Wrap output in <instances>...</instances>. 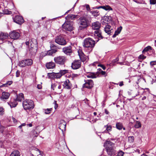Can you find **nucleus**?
<instances>
[{"label": "nucleus", "instance_id": "27", "mask_svg": "<svg viewBox=\"0 0 156 156\" xmlns=\"http://www.w3.org/2000/svg\"><path fill=\"white\" fill-rule=\"evenodd\" d=\"M22 99H24V95L23 93H21L17 95V98L16 100V101H21Z\"/></svg>", "mask_w": 156, "mask_h": 156}, {"label": "nucleus", "instance_id": "38", "mask_svg": "<svg viewBox=\"0 0 156 156\" xmlns=\"http://www.w3.org/2000/svg\"><path fill=\"white\" fill-rule=\"evenodd\" d=\"M134 126L135 128L138 129L141 127V124L139 121H136Z\"/></svg>", "mask_w": 156, "mask_h": 156}, {"label": "nucleus", "instance_id": "59", "mask_svg": "<svg viewBox=\"0 0 156 156\" xmlns=\"http://www.w3.org/2000/svg\"><path fill=\"white\" fill-rule=\"evenodd\" d=\"M12 81H8L7 82V83L5 84H7L9 85H10L11 84H12Z\"/></svg>", "mask_w": 156, "mask_h": 156}, {"label": "nucleus", "instance_id": "46", "mask_svg": "<svg viewBox=\"0 0 156 156\" xmlns=\"http://www.w3.org/2000/svg\"><path fill=\"white\" fill-rule=\"evenodd\" d=\"M124 153L122 151H120L118 153L117 156H123Z\"/></svg>", "mask_w": 156, "mask_h": 156}, {"label": "nucleus", "instance_id": "45", "mask_svg": "<svg viewBox=\"0 0 156 156\" xmlns=\"http://www.w3.org/2000/svg\"><path fill=\"white\" fill-rule=\"evenodd\" d=\"M51 109H52L47 108V109L45 110V113L46 114H49L50 112L51 111Z\"/></svg>", "mask_w": 156, "mask_h": 156}, {"label": "nucleus", "instance_id": "12", "mask_svg": "<svg viewBox=\"0 0 156 156\" xmlns=\"http://www.w3.org/2000/svg\"><path fill=\"white\" fill-rule=\"evenodd\" d=\"M9 36L12 39H17L20 37V35L18 32L16 30H13L9 33Z\"/></svg>", "mask_w": 156, "mask_h": 156}, {"label": "nucleus", "instance_id": "55", "mask_svg": "<svg viewBox=\"0 0 156 156\" xmlns=\"http://www.w3.org/2000/svg\"><path fill=\"white\" fill-rule=\"evenodd\" d=\"M31 41L30 42L29 41H27V42H25V44H26L27 46H28V47H29V46H30V44H31Z\"/></svg>", "mask_w": 156, "mask_h": 156}, {"label": "nucleus", "instance_id": "37", "mask_svg": "<svg viewBox=\"0 0 156 156\" xmlns=\"http://www.w3.org/2000/svg\"><path fill=\"white\" fill-rule=\"evenodd\" d=\"M48 76L49 78L53 79L55 78V73H49L48 74Z\"/></svg>", "mask_w": 156, "mask_h": 156}, {"label": "nucleus", "instance_id": "61", "mask_svg": "<svg viewBox=\"0 0 156 156\" xmlns=\"http://www.w3.org/2000/svg\"><path fill=\"white\" fill-rule=\"evenodd\" d=\"M100 73L102 75H105L106 74V72L105 71H104L102 70H101V71L100 72Z\"/></svg>", "mask_w": 156, "mask_h": 156}, {"label": "nucleus", "instance_id": "42", "mask_svg": "<svg viewBox=\"0 0 156 156\" xmlns=\"http://www.w3.org/2000/svg\"><path fill=\"white\" fill-rule=\"evenodd\" d=\"M146 58V56H144L143 55H140V56L138 57V59L139 60H143L144 59H145Z\"/></svg>", "mask_w": 156, "mask_h": 156}, {"label": "nucleus", "instance_id": "49", "mask_svg": "<svg viewBox=\"0 0 156 156\" xmlns=\"http://www.w3.org/2000/svg\"><path fill=\"white\" fill-rule=\"evenodd\" d=\"M151 4L154 5L156 3V0H150Z\"/></svg>", "mask_w": 156, "mask_h": 156}, {"label": "nucleus", "instance_id": "8", "mask_svg": "<svg viewBox=\"0 0 156 156\" xmlns=\"http://www.w3.org/2000/svg\"><path fill=\"white\" fill-rule=\"evenodd\" d=\"M62 27L64 29L68 31H71L73 28L72 22L69 21L65 22L62 25Z\"/></svg>", "mask_w": 156, "mask_h": 156}, {"label": "nucleus", "instance_id": "4", "mask_svg": "<svg viewBox=\"0 0 156 156\" xmlns=\"http://www.w3.org/2000/svg\"><path fill=\"white\" fill-rule=\"evenodd\" d=\"M79 30H83L87 27L88 20L84 17H81L78 19Z\"/></svg>", "mask_w": 156, "mask_h": 156}, {"label": "nucleus", "instance_id": "48", "mask_svg": "<svg viewBox=\"0 0 156 156\" xmlns=\"http://www.w3.org/2000/svg\"><path fill=\"white\" fill-rule=\"evenodd\" d=\"M119 60V58H116L115 59H114L112 60V64L114 65L115 63L116 62Z\"/></svg>", "mask_w": 156, "mask_h": 156}, {"label": "nucleus", "instance_id": "18", "mask_svg": "<svg viewBox=\"0 0 156 156\" xmlns=\"http://www.w3.org/2000/svg\"><path fill=\"white\" fill-rule=\"evenodd\" d=\"M62 85L64 88L69 89L71 88V84L69 80H66L65 81L62 82Z\"/></svg>", "mask_w": 156, "mask_h": 156}, {"label": "nucleus", "instance_id": "22", "mask_svg": "<svg viewBox=\"0 0 156 156\" xmlns=\"http://www.w3.org/2000/svg\"><path fill=\"white\" fill-rule=\"evenodd\" d=\"M104 127L106 128V129L102 133H108L109 134H110L109 132L112 130V126L110 125H107L105 126Z\"/></svg>", "mask_w": 156, "mask_h": 156}, {"label": "nucleus", "instance_id": "19", "mask_svg": "<svg viewBox=\"0 0 156 156\" xmlns=\"http://www.w3.org/2000/svg\"><path fill=\"white\" fill-rule=\"evenodd\" d=\"M62 50L63 52L67 55H69L72 52V47L70 46L63 48Z\"/></svg>", "mask_w": 156, "mask_h": 156}, {"label": "nucleus", "instance_id": "34", "mask_svg": "<svg viewBox=\"0 0 156 156\" xmlns=\"http://www.w3.org/2000/svg\"><path fill=\"white\" fill-rule=\"evenodd\" d=\"M20 152L17 150L14 151L12 152L10 155V156H20Z\"/></svg>", "mask_w": 156, "mask_h": 156}, {"label": "nucleus", "instance_id": "60", "mask_svg": "<svg viewBox=\"0 0 156 156\" xmlns=\"http://www.w3.org/2000/svg\"><path fill=\"white\" fill-rule=\"evenodd\" d=\"M37 87L39 89H40L42 88V86L40 84H38L37 85Z\"/></svg>", "mask_w": 156, "mask_h": 156}, {"label": "nucleus", "instance_id": "21", "mask_svg": "<svg viewBox=\"0 0 156 156\" xmlns=\"http://www.w3.org/2000/svg\"><path fill=\"white\" fill-rule=\"evenodd\" d=\"M10 96V94L6 92H2V95L0 97V98L2 100H6L9 98Z\"/></svg>", "mask_w": 156, "mask_h": 156}, {"label": "nucleus", "instance_id": "57", "mask_svg": "<svg viewBox=\"0 0 156 156\" xmlns=\"http://www.w3.org/2000/svg\"><path fill=\"white\" fill-rule=\"evenodd\" d=\"M20 75V72L19 71H17L16 73V76L17 77H18Z\"/></svg>", "mask_w": 156, "mask_h": 156}, {"label": "nucleus", "instance_id": "29", "mask_svg": "<svg viewBox=\"0 0 156 156\" xmlns=\"http://www.w3.org/2000/svg\"><path fill=\"white\" fill-rule=\"evenodd\" d=\"M122 29V27L120 26L118 28L117 30L115 31L114 34L113 35L112 37L114 38L117 35L119 34Z\"/></svg>", "mask_w": 156, "mask_h": 156}, {"label": "nucleus", "instance_id": "3", "mask_svg": "<svg viewBox=\"0 0 156 156\" xmlns=\"http://www.w3.org/2000/svg\"><path fill=\"white\" fill-rule=\"evenodd\" d=\"M30 45V48L29 49L30 54L31 55H34L37 51V41L36 39H32Z\"/></svg>", "mask_w": 156, "mask_h": 156}, {"label": "nucleus", "instance_id": "31", "mask_svg": "<svg viewBox=\"0 0 156 156\" xmlns=\"http://www.w3.org/2000/svg\"><path fill=\"white\" fill-rule=\"evenodd\" d=\"M87 76L89 78H94L97 77V75L95 73H91L88 74Z\"/></svg>", "mask_w": 156, "mask_h": 156}, {"label": "nucleus", "instance_id": "53", "mask_svg": "<svg viewBox=\"0 0 156 156\" xmlns=\"http://www.w3.org/2000/svg\"><path fill=\"white\" fill-rule=\"evenodd\" d=\"M3 109L2 107H0V115L3 114Z\"/></svg>", "mask_w": 156, "mask_h": 156}, {"label": "nucleus", "instance_id": "25", "mask_svg": "<svg viewBox=\"0 0 156 156\" xmlns=\"http://www.w3.org/2000/svg\"><path fill=\"white\" fill-rule=\"evenodd\" d=\"M112 29L111 28V27L108 25L106 26L104 28L105 31L108 34H110L112 32L111 31Z\"/></svg>", "mask_w": 156, "mask_h": 156}, {"label": "nucleus", "instance_id": "6", "mask_svg": "<svg viewBox=\"0 0 156 156\" xmlns=\"http://www.w3.org/2000/svg\"><path fill=\"white\" fill-rule=\"evenodd\" d=\"M66 57L62 56L55 57L54 60L57 64L60 65H64L66 61Z\"/></svg>", "mask_w": 156, "mask_h": 156}, {"label": "nucleus", "instance_id": "43", "mask_svg": "<svg viewBox=\"0 0 156 156\" xmlns=\"http://www.w3.org/2000/svg\"><path fill=\"white\" fill-rule=\"evenodd\" d=\"M57 85V83H52L51 85V88L53 90H55V88Z\"/></svg>", "mask_w": 156, "mask_h": 156}, {"label": "nucleus", "instance_id": "32", "mask_svg": "<svg viewBox=\"0 0 156 156\" xmlns=\"http://www.w3.org/2000/svg\"><path fill=\"white\" fill-rule=\"evenodd\" d=\"M26 66H31L33 63L32 60L31 59H27L25 60Z\"/></svg>", "mask_w": 156, "mask_h": 156}, {"label": "nucleus", "instance_id": "20", "mask_svg": "<svg viewBox=\"0 0 156 156\" xmlns=\"http://www.w3.org/2000/svg\"><path fill=\"white\" fill-rule=\"evenodd\" d=\"M78 52L80 60L83 62H84L86 60V58L84 53L81 50H79L78 51Z\"/></svg>", "mask_w": 156, "mask_h": 156}, {"label": "nucleus", "instance_id": "14", "mask_svg": "<svg viewBox=\"0 0 156 156\" xmlns=\"http://www.w3.org/2000/svg\"><path fill=\"white\" fill-rule=\"evenodd\" d=\"M128 93L129 95L131 96L133 98L137 96L139 93L136 89L133 90H130L128 91Z\"/></svg>", "mask_w": 156, "mask_h": 156}, {"label": "nucleus", "instance_id": "39", "mask_svg": "<svg viewBox=\"0 0 156 156\" xmlns=\"http://www.w3.org/2000/svg\"><path fill=\"white\" fill-rule=\"evenodd\" d=\"M152 47L150 46H148L144 48V49L143 50L142 53H144L145 52H147L149 50H152Z\"/></svg>", "mask_w": 156, "mask_h": 156}, {"label": "nucleus", "instance_id": "40", "mask_svg": "<svg viewBox=\"0 0 156 156\" xmlns=\"http://www.w3.org/2000/svg\"><path fill=\"white\" fill-rule=\"evenodd\" d=\"M62 76V74H61L60 72L58 73H55V78H59Z\"/></svg>", "mask_w": 156, "mask_h": 156}, {"label": "nucleus", "instance_id": "11", "mask_svg": "<svg viewBox=\"0 0 156 156\" xmlns=\"http://www.w3.org/2000/svg\"><path fill=\"white\" fill-rule=\"evenodd\" d=\"M32 149V152L33 153V154H32L33 156H45L43 152H41L38 149L33 147Z\"/></svg>", "mask_w": 156, "mask_h": 156}, {"label": "nucleus", "instance_id": "54", "mask_svg": "<svg viewBox=\"0 0 156 156\" xmlns=\"http://www.w3.org/2000/svg\"><path fill=\"white\" fill-rule=\"evenodd\" d=\"M98 64H99L98 62H94L92 64V65L94 66H95L97 65V66H98Z\"/></svg>", "mask_w": 156, "mask_h": 156}, {"label": "nucleus", "instance_id": "64", "mask_svg": "<svg viewBox=\"0 0 156 156\" xmlns=\"http://www.w3.org/2000/svg\"><path fill=\"white\" fill-rule=\"evenodd\" d=\"M105 113L106 114H108L109 113V112L106 109H105Z\"/></svg>", "mask_w": 156, "mask_h": 156}, {"label": "nucleus", "instance_id": "16", "mask_svg": "<svg viewBox=\"0 0 156 156\" xmlns=\"http://www.w3.org/2000/svg\"><path fill=\"white\" fill-rule=\"evenodd\" d=\"M66 123L63 120L60 121V123L59 125V128L62 132L66 130Z\"/></svg>", "mask_w": 156, "mask_h": 156}, {"label": "nucleus", "instance_id": "35", "mask_svg": "<svg viewBox=\"0 0 156 156\" xmlns=\"http://www.w3.org/2000/svg\"><path fill=\"white\" fill-rule=\"evenodd\" d=\"M90 12L94 16L97 17L99 15V12L98 10H90Z\"/></svg>", "mask_w": 156, "mask_h": 156}, {"label": "nucleus", "instance_id": "30", "mask_svg": "<svg viewBox=\"0 0 156 156\" xmlns=\"http://www.w3.org/2000/svg\"><path fill=\"white\" fill-rule=\"evenodd\" d=\"M8 104L11 108L16 107L17 105V103L16 100H14L12 102L11 101L10 102H8Z\"/></svg>", "mask_w": 156, "mask_h": 156}, {"label": "nucleus", "instance_id": "23", "mask_svg": "<svg viewBox=\"0 0 156 156\" xmlns=\"http://www.w3.org/2000/svg\"><path fill=\"white\" fill-rule=\"evenodd\" d=\"M55 63L50 62L47 63L46 65V67L48 69H53L55 67Z\"/></svg>", "mask_w": 156, "mask_h": 156}, {"label": "nucleus", "instance_id": "51", "mask_svg": "<svg viewBox=\"0 0 156 156\" xmlns=\"http://www.w3.org/2000/svg\"><path fill=\"white\" fill-rule=\"evenodd\" d=\"M150 65L152 66H153L156 65V61H151L150 63Z\"/></svg>", "mask_w": 156, "mask_h": 156}, {"label": "nucleus", "instance_id": "15", "mask_svg": "<svg viewBox=\"0 0 156 156\" xmlns=\"http://www.w3.org/2000/svg\"><path fill=\"white\" fill-rule=\"evenodd\" d=\"M102 9L105 10H112V9L108 5L101 6H96L93 8V9Z\"/></svg>", "mask_w": 156, "mask_h": 156}, {"label": "nucleus", "instance_id": "28", "mask_svg": "<svg viewBox=\"0 0 156 156\" xmlns=\"http://www.w3.org/2000/svg\"><path fill=\"white\" fill-rule=\"evenodd\" d=\"M57 51V50L55 49H52L48 50L45 54L46 55H52L53 54L55 53Z\"/></svg>", "mask_w": 156, "mask_h": 156}, {"label": "nucleus", "instance_id": "50", "mask_svg": "<svg viewBox=\"0 0 156 156\" xmlns=\"http://www.w3.org/2000/svg\"><path fill=\"white\" fill-rule=\"evenodd\" d=\"M98 66L101 67L104 70L106 69L104 65L102 64H98Z\"/></svg>", "mask_w": 156, "mask_h": 156}, {"label": "nucleus", "instance_id": "26", "mask_svg": "<svg viewBox=\"0 0 156 156\" xmlns=\"http://www.w3.org/2000/svg\"><path fill=\"white\" fill-rule=\"evenodd\" d=\"M9 36L7 33H4L0 32V40H3L7 38Z\"/></svg>", "mask_w": 156, "mask_h": 156}, {"label": "nucleus", "instance_id": "56", "mask_svg": "<svg viewBox=\"0 0 156 156\" xmlns=\"http://www.w3.org/2000/svg\"><path fill=\"white\" fill-rule=\"evenodd\" d=\"M50 47L51 48H54V49H55L56 48V47L54 44H52L51 45Z\"/></svg>", "mask_w": 156, "mask_h": 156}, {"label": "nucleus", "instance_id": "5", "mask_svg": "<svg viewBox=\"0 0 156 156\" xmlns=\"http://www.w3.org/2000/svg\"><path fill=\"white\" fill-rule=\"evenodd\" d=\"M23 107L25 110L33 109L34 107L33 101L31 100L26 99L23 102Z\"/></svg>", "mask_w": 156, "mask_h": 156}, {"label": "nucleus", "instance_id": "62", "mask_svg": "<svg viewBox=\"0 0 156 156\" xmlns=\"http://www.w3.org/2000/svg\"><path fill=\"white\" fill-rule=\"evenodd\" d=\"M54 104L55 105V108L56 109V108L58 107V105L56 104V101H55L54 102Z\"/></svg>", "mask_w": 156, "mask_h": 156}, {"label": "nucleus", "instance_id": "63", "mask_svg": "<svg viewBox=\"0 0 156 156\" xmlns=\"http://www.w3.org/2000/svg\"><path fill=\"white\" fill-rule=\"evenodd\" d=\"M124 85L123 81H121L119 83V86L120 87Z\"/></svg>", "mask_w": 156, "mask_h": 156}, {"label": "nucleus", "instance_id": "2", "mask_svg": "<svg viewBox=\"0 0 156 156\" xmlns=\"http://www.w3.org/2000/svg\"><path fill=\"white\" fill-rule=\"evenodd\" d=\"M95 44V41L91 38H87L84 40L83 46L85 48H90V51H92Z\"/></svg>", "mask_w": 156, "mask_h": 156}, {"label": "nucleus", "instance_id": "52", "mask_svg": "<svg viewBox=\"0 0 156 156\" xmlns=\"http://www.w3.org/2000/svg\"><path fill=\"white\" fill-rule=\"evenodd\" d=\"M70 16V18L71 19H73L75 18L77 16L75 15H70L69 16Z\"/></svg>", "mask_w": 156, "mask_h": 156}, {"label": "nucleus", "instance_id": "7", "mask_svg": "<svg viewBox=\"0 0 156 156\" xmlns=\"http://www.w3.org/2000/svg\"><path fill=\"white\" fill-rule=\"evenodd\" d=\"M55 41L58 44L61 45H65L67 43L66 40L62 35L57 36L55 38Z\"/></svg>", "mask_w": 156, "mask_h": 156}, {"label": "nucleus", "instance_id": "9", "mask_svg": "<svg viewBox=\"0 0 156 156\" xmlns=\"http://www.w3.org/2000/svg\"><path fill=\"white\" fill-rule=\"evenodd\" d=\"M81 62L80 60H75L72 63L71 67L73 69H76L81 66Z\"/></svg>", "mask_w": 156, "mask_h": 156}, {"label": "nucleus", "instance_id": "10", "mask_svg": "<svg viewBox=\"0 0 156 156\" xmlns=\"http://www.w3.org/2000/svg\"><path fill=\"white\" fill-rule=\"evenodd\" d=\"M85 83L83 84V87L88 89H91L93 87L94 83L92 80H85Z\"/></svg>", "mask_w": 156, "mask_h": 156}, {"label": "nucleus", "instance_id": "41", "mask_svg": "<svg viewBox=\"0 0 156 156\" xmlns=\"http://www.w3.org/2000/svg\"><path fill=\"white\" fill-rule=\"evenodd\" d=\"M60 73L62 74V76L63 75H64L66 73L68 72V70H61L60 71Z\"/></svg>", "mask_w": 156, "mask_h": 156}, {"label": "nucleus", "instance_id": "44", "mask_svg": "<svg viewBox=\"0 0 156 156\" xmlns=\"http://www.w3.org/2000/svg\"><path fill=\"white\" fill-rule=\"evenodd\" d=\"M134 137L133 136H130L128 137L129 141L130 142H133L134 140Z\"/></svg>", "mask_w": 156, "mask_h": 156}, {"label": "nucleus", "instance_id": "36", "mask_svg": "<svg viewBox=\"0 0 156 156\" xmlns=\"http://www.w3.org/2000/svg\"><path fill=\"white\" fill-rule=\"evenodd\" d=\"M19 66L21 67H24L26 65L25 62V60H22L19 62Z\"/></svg>", "mask_w": 156, "mask_h": 156}, {"label": "nucleus", "instance_id": "24", "mask_svg": "<svg viewBox=\"0 0 156 156\" xmlns=\"http://www.w3.org/2000/svg\"><path fill=\"white\" fill-rule=\"evenodd\" d=\"M94 34L95 36L97 37L98 38L101 39L103 38L101 34V32L100 30H96L94 32Z\"/></svg>", "mask_w": 156, "mask_h": 156}, {"label": "nucleus", "instance_id": "13", "mask_svg": "<svg viewBox=\"0 0 156 156\" xmlns=\"http://www.w3.org/2000/svg\"><path fill=\"white\" fill-rule=\"evenodd\" d=\"M14 21L19 24H21L24 21V20L22 16L17 15L14 17H13Z\"/></svg>", "mask_w": 156, "mask_h": 156}, {"label": "nucleus", "instance_id": "1", "mask_svg": "<svg viewBox=\"0 0 156 156\" xmlns=\"http://www.w3.org/2000/svg\"><path fill=\"white\" fill-rule=\"evenodd\" d=\"M104 146L105 147L108 154L112 155L115 152V144L110 140L106 141L104 144Z\"/></svg>", "mask_w": 156, "mask_h": 156}, {"label": "nucleus", "instance_id": "17", "mask_svg": "<svg viewBox=\"0 0 156 156\" xmlns=\"http://www.w3.org/2000/svg\"><path fill=\"white\" fill-rule=\"evenodd\" d=\"M101 26V23L97 21L92 23V29L94 30H99Z\"/></svg>", "mask_w": 156, "mask_h": 156}, {"label": "nucleus", "instance_id": "47", "mask_svg": "<svg viewBox=\"0 0 156 156\" xmlns=\"http://www.w3.org/2000/svg\"><path fill=\"white\" fill-rule=\"evenodd\" d=\"M83 6L85 7L87 9V11H89L90 12V10H91L90 8V6L86 4L84 5H83Z\"/></svg>", "mask_w": 156, "mask_h": 156}, {"label": "nucleus", "instance_id": "33", "mask_svg": "<svg viewBox=\"0 0 156 156\" xmlns=\"http://www.w3.org/2000/svg\"><path fill=\"white\" fill-rule=\"evenodd\" d=\"M123 127L122 123L121 122H117L116 124V127L119 130H121Z\"/></svg>", "mask_w": 156, "mask_h": 156}, {"label": "nucleus", "instance_id": "58", "mask_svg": "<svg viewBox=\"0 0 156 156\" xmlns=\"http://www.w3.org/2000/svg\"><path fill=\"white\" fill-rule=\"evenodd\" d=\"M26 124L25 123H23L20 126H19L18 127L20 129H21L22 126H25Z\"/></svg>", "mask_w": 156, "mask_h": 156}]
</instances>
